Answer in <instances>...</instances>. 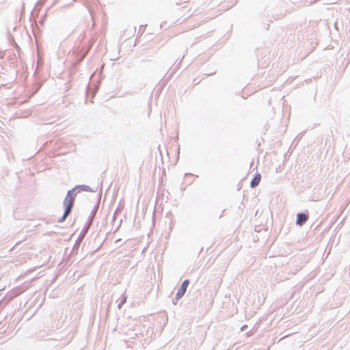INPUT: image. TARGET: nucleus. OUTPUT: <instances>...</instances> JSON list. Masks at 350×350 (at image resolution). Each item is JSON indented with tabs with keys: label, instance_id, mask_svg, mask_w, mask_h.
<instances>
[{
	"label": "nucleus",
	"instance_id": "f257e3e1",
	"mask_svg": "<svg viewBox=\"0 0 350 350\" xmlns=\"http://www.w3.org/2000/svg\"><path fill=\"white\" fill-rule=\"evenodd\" d=\"M189 284L190 280L189 279H186L182 282L176 294V300H179L183 297Z\"/></svg>",
	"mask_w": 350,
	"mask_h": 350
},
{
	"label": "nucleus",
	"instance_id": "f03ea898",
	"mask_svg": "<svg viewBox=\"0 0 350 350\" xmlns=\"http://www.w3.org/2000/svg\"><path fill=\"white\" fill-rule=\"evenodd\" d=\"M309 218V213L308 211L306 212H299L297 214L296 217V225L302 226L304 225Z\"/></svg>",
	"mask_w": 350,
	"mask_h": 350
},
{
	"label": "nucleus",
	"instance_id": "7ed1b4c3",
	"mask_svg": "<svg viewBox=\"0 0 350 350\" xmlns=\"http://www.w3.org/2000/svg\"><path fill=\"white\" fill-rule=\"evenodd\" d=\"M74 190L76 191L77 193H81V191H88V192H96V189H94L88 185H77L73 187Z\"/></svg>",
	"mask_w": 350,
	"mask_h": 350
},
{
	"label": "nucleus",
	"instance_id": "20e7f679",
	"mask_svg": "<svg viewBox=\"0 0 350 350\" xmlns=\"http://www.w3.org/2000/svg\"><path fill=\"white\" fill-rule=\"evenodd\" d=\"M100 206V202H98L95 206H94L93 209L91 211V213L88 217V224L89 225H92L93 220L94 219V217L98 212V208Z\"/></svg>",
	"mask_w": 350,
	"mask_h": 350
},
{
	"label": "nucleus",
	"instance_id": "39448f33",
	"mask_svg": "<svg viewBox=\"0 0 350 350\" xmlns=\"http://www.w3.org/2000/svg\"><path fill=\"white\" fill-rule=\"evenodd\" d=\"M261 177H262L261 174L257 172L256 173V174L254 176L252 180L250 181V187L251 188L256 187L259 185V183L261 180Z\"/></svg>",
	"mask_w": 350,
	"mask_h": 350
},
{
	"label": "nucleus",
	"instance_id": "423d86ee",
	"mask_svg": "<svg viewBox=\"0 0 350 350\" xmlns=\"http://www.w3.org/2000/svg\"><path fill=\"white\" fill-rule=\"evenodd\" d=\"M74 205H75L74 202L68 200L66 198H64V200L63 201V206L64 208V211H68L69 213H72Z\"/></svg>",
	"mask_w": 350,
	"mask_h": 350
},
{
	"label": "nucleus",
	"instance_id": "0eeeda50",
	"mask_svg": "<svg viewBox=\"0 0 350 350\" xmlns=\"http://www.w3.org/2000/svg\"><path fill=\"white\" fill-rule=\"evenodd\" d=\"M77 194V193L72 188L67 191L65 198L75 203Z\"/></svg>",
	"mask_w": 350,
	"mask_h": 350
},
{
	"label": "nucleus",
	"instance_id": "6e6552de",
	"mask_svg": "<svg viewBox=\"0 0 350 350\" xmlns=\"http://www.w3.org/2000/svg\"><path fill=\"white\" fill-rule=\"evenodd\" d=\"M90 226V225H89V224H87L83 227V228L82 231L81 232V233H80V234H79V237H78V238H79V239H80L81 241H82V240L85 238V237L86 234L88 233V229H89Z\"/></svg>",
	"mask_w": 350,
	"mask_h": 350
},
{
	"label": "nucleus",
	"instance_id": "1a4fd4ad",
	"mask_svg": "<svg viewBox=\"0 0 350 350\" xmlns=\"http://www.w3.org/2000/svg\"><path fill=\"white\" fill-rule=\"evenodd\" d=\"M70 213H71L64 211L63 215L60 218L58 219L57 222L62 223V222L64 221Z\"/></svg>",
	"mask_w": 350,
	"mask_h": 350
},
{
	"label": "nucleus",
	"instance_id": "9d476101",
	"mask_svg": "<svg viewBox=\"0 0 350 350\" xmlns=\"http://www.w3.org/2000/svg\"><path fill=\"white\" fill-rule=\"evenodd\" d=\"M82 241H81L80 239H79V238L77 239V240L76 241L75 245H74V247H73V249L72 250H78L79 246H80V244H81V242Z\"/></svg>",
	"mask_w": 350,
	"mask_h": 350
},
{
	"label": "nucleus",
	"instance_id": "9b49d317",
	"mask_svg": "<svg viewBox=\"0 0 350 350\" xmlns=\"http://www.w3.org/2000/svg\"><path fill=\"white\" fill-rule=\"evenodd\" d=\"M146 25H140L139 27L138 33L142 34L144 32Z\"/></svg>",
	"mask_w": 350,
	"mask_h": 350
},
{
	"label": "nucleus",
	"instance_id": "f8f14e48",
	"mask_svg": "<svg viewBox=\"0 0 350 350\" xmlns=\"http://www.w3.org/2000/svg\"><path fill=\"white\" fill-rule=\"evenodd\" d=\"M120 211L118 209V208H117L113 213V219L112 220L114 221L115 219H116V214L120 212Z\"/></svg>",
	"mask_w": 350,
	"mask_h": 350
},
{
	"label": "nucleus",
	"instance_id": "ddd939ff",
	"mask_svg": "<svg viewBox=\"0 0 350 350\" xmlns=\"http://www.w3.org/2000/svg\"><path fill=\"white\" fill-rule=\"evenodd\" d=\"M126 299H127V297L125 296V295H123L122 299L120 300V301H122L124 304L126 303Z\"/></svg>",
	"mask_w": 350,
	"mask_h": 350
},
{
	"label": "nucleus",
	"instance_id": "4468645a",
	"mask_svg": "<svg viewBox=\"0 0 350 350\" xmlns=\"http://www.w3.org/2000/svg\"><path fill=\"white\" fill-rule=\"evenodd\" d=\"M247 328V325H243L241 327V331L243 332V331H245Z\"/></svg>",
	"mask_w": 350,
	"mask_h": 350
},
{
	"label": "nucleus",
	"instance_id": "2eb2a0df",
	"mask_svg": "<svg viewBox=\"0 0 350 350\" xmlns=\"http://www.w3.org/2000/svg\"><path fill=\"white\" fill-rule=\"evenodd\" d=\"M124 304L122 301H120L118 304V308L121 309Z\"/></svg>",
	"mask_w": 350,
	"mask_h": 350
},
{
	"label": "nucleus",
	"instance_id": "dca6fc26",
	"mask_svg": "<svg viewBox=\"0 0 350 350\" xmlns=\"http://www.w3.org/2000/svg\"><path fill=\"white\" fill-rule=\"evenodd\" d=\"M185 176H194V175L191 173H185Z\"/></svg>",
	"mask_w": 350,
	"mask_h": 350
},
{
	"label": "nucleus",
	"instance_id": "f3484780",
	"mask_svg": "<svg viewBox=\"0 0 350 350\" xmlns=\"http://www.w3.org/2000/svg\"><path fill=\"white\" fill-rule=\"evenodd\" d=\"M178 301V300H176V298H175L174 299H173V303H174V304H176V303H177V301Z\"/></svg>",
	"mask_w": 350,
	"mask_h": 350
},
{
	"label": "nucleus",
	"instance_id": "a211bd4d",
	"mask_svg": "<svg viewBox=\"0 0 350 350\" xmlns=\"http://www.w3.org/2000/svg\"><path fill=\"white\" fill-rule=\"evenodd\" d=\"M40 23L43 25H44V21L43 19H42L40 21Z\"/></svg>",
	"mask_w": 350,
	"mask_h": 350
},
{
	"label": "nucleus",
	"instance_id": "6ab92c4d",
	"mask_svg": "<svg viewBox=\"0 0 350 350\" xmlns=\"http://www.w3.org/2000/svg\"><path fill=\"white\" fill-rule=\"evenodd\" d=\"M251 335H252V334H251V331H250V332H249L248 333H247V336H251Z\"/></svg>",
	"mask_w": 350,
	"mask_h": 350
},
{
	"label": "nucleus",
	"instance_id": "aec40b11",
	"mask_svg": "<svg viewBox=\"0 0 350 350\" xmlns=\"http://www.w3.org/2000/svg\"><path fill=\"white\" fill-rule=\"evenodd\" d=\"M40 4H42V2H40V1L37 2V3H36V6H37V5H40Z\"/></svg>",
	"mask_w": 350,
	"mask_h": 350
}]
</instances>
